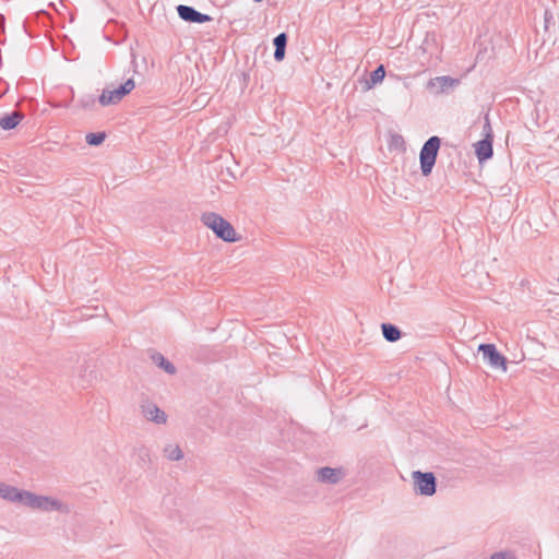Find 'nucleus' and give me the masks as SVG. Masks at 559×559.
Segmentation results:
<instances>
[{"label": "nucleus", "mask_w": 559, "mask_h": 559, "mask_svg": "<svg viewBox=\"0 0 559 559\" xmlns=\"http://www.w3.org/2000/svg\"><path fill=\"white\" fill-rule=\"evenodd\" d=\"M381 330L383 337L391 343L399 341L402 336L401 330L392 323H382Z\"/></svg>", "instance_id": "nucleus-15"}, {"label": "nucleus", "mask_w": 559, "mask_h": 559, "mask_svg": "<svg viewBox=\"0 0 559 559\" xmlns=\"http://www.w3.org/2000/svg\"><path fill=\"white\" fill-rule=\"evenodd\" d=\"M459 83H460V80L448 76V75H443V76H437L435 79H431L428 82V87L437 86L438 87L437 93H443L449 88L455 87L456 85H459Z\"/></svg>", "instance_id": "nucleus-11"}, {"label": "nucleus", "mask_w": 559, "mask_h": 559, "mask_svg": "<svg viewBox=\"0 0 559 559\" xmlns=\"http://www.w3.org/2000/svg\"><path fill=\"white\" fill-rule=\"evenodd\" d=\"M478 352L481 353L483 359L492 368H501L503 371L507 370V359L498 352L495 344H480Z\"/></svg>", "instance_id": "nucleus-6"}, {"label": "nucleus", "mask_w": 559, "mask_h": 559, "mask_svg": "<svg viewBox=\"0 0 559 559\" xmlns=\"http://www.w3.org/2000/svg\"><path fill=\"white\" fill-rule=\"evenodd\" d=\"M152 360L162 369H164L168 374L176 373V367L168 359H166L160 353H155L152 355Z\"/></svg>", "instance_id": "nucleus-16"}, {"label": "nucleus", "mask_w": 559, "mask_h": 559, "mask_svg": "<svg viewBox=\"0 0 559 559\" xmlns=\"http://www.w3.org/2000/svg\"><path fill=\"white\" fill-rule=\"evenodd\" d=\"M106 139L105 132H91L87 133L85 136V141L91 146H98L100 145Z\"/></svg>", "instance_id": "nucleus-20"}, {"label": "nucleus", "mask_w": 559, "mask_h": 559, "mask_svg": "<svg viewBox=\"0 0 559 559\" xmlns=\"http://www.w3.org/2000/svg\"><path fill=\"white\" fill-rule=\"evenodd\" d=\"M484 132H485V135L487 133H492L491 126H490V122H489L488 118H486V122L484 124Z\"/></svg>", "instance_id": "nucleus-23"}, {"label": "nucleus", "mask_w": 559, "mask_h": 559, "mask_svg": "<svg viewBox=\"0 0 559 559\" xmlns=\"http://www.w3.org/2000/svg\"><path fill=\"white\" fill-rule=\"evenodd\" d=\"M492 142H493L492 133H487L483 140L478 141L475 144V154H476L479 163H483L492 157V155H493Z\"/></svg>", "instance_id": "nucleus-9"}, {"label": "nucleus", "mask_w": 559, "mask_h": 559, "mask_svg": "<svg viewBox=\"0 0 559 559\" xmlns=\"http://www.w3.org/2000/svg\"><path fill=\"white\" fill-rule=\"evenodd\" d=\"M385 76V68L383 64L378 66L371 73L370 79L367 81V87L371 88L378 83H381Z\"/></svg>", "instance_id": "nucleus-17"}, {"label": "nucleus", "mask_w": 559, "mask_h": 559, "mask_svg": "<svg viewBox=\"0 0 559 559\" xmlns=\"http://www.w3.org/2000/svg\"><path fill=\"white\" fill-rule=\"evenodd\" d=\"M201 222L223 241L236 242L240 239L234 226L216 212H203Z\"/></svg>", "instance_id": "nucleus-1"}, {"label": "nucleus", "mask_w": 559, "mask_h": 559, "mask_svg": "<svg viewBox=\"0 0 559 559\" xmlns=\"http://www.w3.org/2000/svg\"><path fill=\"white\" fill-rule=\"evenodd\" d=\"M318 480L326 484H336L342 477V469L332 467H321L317 472Z\"/></svg>", "instance_id": "nucleus-12"}, {"label": "nucleus", "mask_w": 559, "mask_h": 559, "mask_svg": "<svg viewBox=\"0 0 559 559\" xmlns=\"http://www.w3.org/2000/svg\"><path fill=\"white\" fill-rule=\"evenodd\" d=\"M95 97L93 95H86L80 98L79 104L84 109H91L95 105Z\"/></svg>", "instance_id": "nucleus-21"}, {"label": "nucleus", "mask_w": 559, "mask_h": 559, "mask_svg": "<svg viewBox=\"0 0 559 559\" xmlns=\"http://www.w3.org/2000/svg\"><path fill=\"white\" fill-rule=\"evenodd\" d=\"M136 464L141 467H145L151 462V453L148 448L141 445L135 449Z\"/></svg>", "instance_id": "nucleus-18"}, {"label": "nucleus", "mask_w": 559, "mask_h": 559, "mask_svg": "<svg viewBox=\"0 0 559 559\" xmlns=\"http://www.w3.org/2000/svg\"><path fill=\"white\" fill-rule=\"evenodd\" d=\"M547 15H548V11H545V20L546 21H548Z\"/></svg>", "instance_id": "nucleus-26"}, {"label": "nucleus", "mask_w": 559, "mask_h": 559, "mask_svg": "<svg viewBox=\"0 0 559 559\" xmlns=\"http://www.w3.org/2000/svg\"><path fill=\"white\" fill-rule=\"evenodd\" d=\"M254 2H261L262 0H253Z\"/></svg>", "instance_id": "nucleus-27"}, {"label": "nucleus", "mask_w": 559, "mask_h": 559, "mask_svg": "<svg viewBox=\"0 0 559 559\" xmlns=\"http://www.w3.org/2000/svg\"><path fill=\"white\" fill-rule=\"evenodd\" d=\"M490 559H515V557L509 551H497L491 555Z\"/></svg>", "instance_id": "nucleus-22"}, {"label": "nucleus", "mask_w": 559, "mask_h": 559, "mask_svg": "<svg viewBox=\"0 0 559 559\" xmlns=\"http://www.w3.org/2000/svg\"><path fill=\"white\" fill-rule=\"evenodd\" d=\"M141 413L148 421L155 423L157 425H164L167 423L166 413L153 402H143L141 404Z\"/></svg>", "instance_id": "nucleus-7"}, {"label": "nucleus", "mask_w": 559, "mask_h": 559, "mask_svg": "<svg viewBox=\"0 0 559 559\" xmlns=\"http://www.w3.org/2000/svg\"><path fill=\"white\" fill-rule=\"evenodd\" d=\"M135 87L133 79H128L123 84L115 90H104L98 97V102L102 106L116 105L122 100L124 96L131 93Z\"/></svg>", "instance_id": "nucleus-5"}, {"label": "nucleus", "mask_w": 559, "mask_h": 559, "mask_svg": "<svg viewBox=\"0 0 559 559\" xmlns=\"http://www.w3.org/2000/svg\"><path fill=\"white\" fill-rule=\"evenodd\" d=\"M23 118V112L14 110L11 114H7L0 118V128L7 131L12 130L19 126Z\"/></svg>", "instance_id": "nucleus-13"}, {"label": "nucleus", "mask_w": 559, "mask_h": 559, "mask_svg": "<svg viewBox=\"0 0 559 559\" xmlns=\"http://www.w3.org/2000/svg\"><path fill=\"white\" fill-rule=\"evenodd\" d=\"M23 504L33 510H40L45 512L58 511L66 514L70 512V508L61 500L49 496L36 495L27 490L25 492Z\"/></svg>", "instance_id": "nucleus-2"}, {"label": "nucleus", "mask_w": 559, "mask_h": 559, "mask_svg": "<svg viewBox=\"0 0 559 559\" xmlns=\"http://www.w3.org/2000/svg\"><path fill=\"white\" fill-rule=\"evenodd\" d=\"M287 40L288 37L286 33H281L273 39V45L275 47L274 59L276 61H282L285 58Z\"/></svg>", "instance_id": "nucleus-14"}, {"label": "nucleus", "mask_w": 559, "mask_h": 559, "mask_svg": "<svg viewBox=\"0 0 559 559\" xmlns=\"http://www.w3.org/2000/svg\"><path fill=\"white\" fill-rule=\"evenodd\" d=\"M132 66H133V71L136 72L138 64H136V60H135V55L134 53H132Z\"/></svg>", "instance_id": "nucleus-24"}, {"label": "nucleus", "mask_w": 559, "mask_h": 559, "mask_svg": "<svg viewBox=\"0 0 559 559\" xmlns=\"http://www.w3.org/2000/svg\"><path fill=\"white\" fill-rule=\"evenodd\" d=\"M441 140L437 135L430 136L423 145L419 153L420 169L424 176H429L436 164Z\"/></svg>", "instance_id": "nucleus-3"}, {"label": "nucleus", "mask_w": 559, "mask_h": 559, "mask_svg": "<svg viewBox=\"0 0 559 559\" xmlns=\"http://www.w3.org/2000/svg\"><path fill=\"white\" fill-rule=\"evenodd\" d=\"M165 456L170 461H179L183 457V453L179 445L168 444L164 448Z\"/></svg>", "instance_id": "nucleus-19"}, {"label": "nucleus", "mask_w": 559, "mask_h": 559, "mask_svg": "<svg viewBox=\"0 0 559 559\" xmlns=\"http://www.w3.org/2000/svg\"><path fill=\"white\" fill-rule=\"evenodd\" d=\"M4 16L2 14H0V26L3 28L4 27Z\"/></svg>", "instance_id": "nucleus-25"}, {"label": "nucleus", "mask_w": 559, "mask_h": 559, "mask_svg": "<svg viewBox=\"0 0 559 559\" xmlns=\"http://www.w3.org/2000/svg\"><path fill=\"white\" fill-rule=\"evenodd\" d=\"M26 490L19 489L14 486L1 483L0 498L10 502H21L23 504Z\"/></svg>", "instance_id": "nucleus-10"}, {"label": "nucleus", "mask_w": 559, "mask_h": 559, "mask_svg": "<svg viewBox=\"0 0 559 559\" xmlns=\"http://www.w3.org/2000/svg\"><path fill=\"white\" fill-rule=\"evenodd\" d=\"M178 15L181 20L189 23L203 24L210 22L212 17L207 14L197 11L193 7L179 4L177 7Z\"/></svg>", "instance_id": "nucleus-8"}, {"label": "nucleus", "mask_w": 559, "mask_h": 559, "mask_svg": "<svg viewBox=\"0 0 559 559\" xmlns=\"http://www.w3.org/2000/svg\"><path fill=\"white\" fill-rule=\"evenodd\" d=\"M414 480V490L420 496H432L437 490V479L431 472L414 471L412 474Z\"/></svg>", "instance_id": "nucleus-4"}]
</instances>
